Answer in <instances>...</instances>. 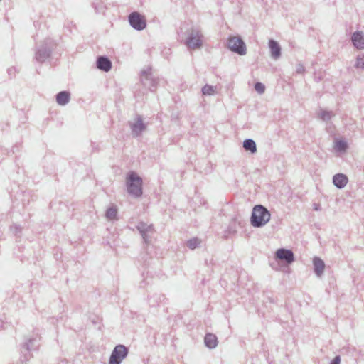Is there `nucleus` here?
Segmentation results:
<instances>
[{"instance_id":"1","label":"nucleus","mask_w":364,"mask_h":364,"mask_svg":"<svg viewBox=\"0 0 364 364\" xmlns=\"http://www.w3.org/2000/svg\"><path fill=\"white\" fill-rule=\"evenodd\" d=\"M270 219V213L262 205H256L253 208L251 223L254 227L264 225Z\"/></svg>"},{"instance_id":"2","label":"nucleus","mask_w":364,"mask_h":364,"mask_svg":"<svg viewBox=\"0 0 364 364\" xmlns=\"http://www.w3.org/2000/svg\"><path fill=\"white\" fill-rule=\"evenodd\" d=\"M126 183L128 192L130 194L136 197L142 194V181L135 173L132 172L128 174Z\"/></svg>"},{"instance_id":"3","label":"nucleus","mask_w":364,"mask_h":364,"mask_svg":"<svg viewBox=\"0 0 364 364\" xmlns=\"http://www.w3.org/2000/svg\"><path fill=\"white\" fill-rule=\"evenodd\" d=\"M127 348L124 346H117L110 356L109 364H120L122 360L127 356Z\"/></svg>"},{"instance_id":"4","label":"nucleus","mask_w":364,"mask_h":364,"mask_svg":"<svg viewBox=\"0 0 364 364\" xmlns=\"http://www.w3.org/2000/svg\"><path fill=\"white\" fill-rule=\"evenodd\" d=\"M186 45L190 49L199 48L202 46V35L196 31H193L186 41Z\"/></svg>"},{"instance_id":"5","label":"nucleus","mask_w":364,"mask_h":364,"mask_svg":"<svg viewBox=\"0 0 364 364\" xmlns=\"http://www.w3.org/2000/svg\"><path fill=\"white\" fill-rule=\"evenodd\" d=\"M229 48L237 53L240 55H244L246 53V47L242 40L237 37H232L228 40Z\"/></svg>"},{"instance_id":"6","label":"nucleus","mask_w":364,"mask_h":364,"mask_svg":"<svg viewBox=\"0 0 364 364\" xmlns=\"http://www.w3.org/2000/svg\"><path fill=\"white\" fill-rule=\"evenodd\" d=\"M129 21L131 26L137 30H142L146 26L144 16L137 12H133L129 15Z\"/></svg>"},{"instance_id":"7","label":"nucleus","mask_w":364,"mask_h":364,"mask_svg":"<svg viewBox=\"0 0 364 364\" xmlns=\"http://www.w3.org/2000/svg\"><path fill=\"white\" fill-rule=\"evenodd\" d=\"M276 257L285 261L287 263L290 264L294 261V254L291 250L286 249H279L276 252Z\"/></svg>"},{"instance_id":"8","label":"nucleus","mask_w":364,"mask_h":364,"mask_svg":"<svg viewBox=\"0 0 364 364\" xmlns=\"http://www.w3.org/2000/svg\"><path fill=\"white\" fill-rule=\"evenodd\" d=\"M353 45L358 49L364 48V37L360 32H355L352 36Z\"/></svg>"},{"instance_id":"9","label":"nucleus","mask_w":364,"mask_h":364,"mask_svg":"<svg viewBox=\"0 0 364 364\" xmlns=\"http://www.w3.org/2000/svg\"><path fill=\"white\" fill-rule=\"evenodd\" d=\"M348 183V178L346 176L342 173L336 174L333 177L334 185L339 188H343Z\"/></svg>"},{"instance_id":"10","label":"nucleus","mask_w":364,"mask_h":364,"mask_svg":"<svg viewBox=\"0 0 364 364\" xmlns=\"http://www.w3.org/2000/svg\"><path fill=\"white\" fill-rule=\"evenodd\" d=\"M112 63L110 60L105 57H100L97 60V68L104 71H109L111 69Z\"/></svg>"},{"instance_id":"11","label":"nucleus","mask_w":364,"mask_h":364,"mask_svg":"<svg viewBox=\"0 0 364 364\" xmlns=\"http://www.w3.org/2000/svg\"><path fill=\"white\" fill-rule=\"evenodd\" d=\"M269 46L271 50L272 56L275 59L278 58L280 55L281 50L278 43L273 40H270L269 42Z\"/></svg>"},{"instance_id":"12","label":"nucleus","mask_w":364,"mask_h":364,"mask_svg":"<svg viewBox=\"0 0 364 364\" xmlns=\"http://www.w3.org/2000/svg\"><path fill=\"white\" fill-rule=\"evenodd\" d=\"M70 93L66 91L59 92L56 96V101L60 105H65L70 100Z\"/></svg>"},{"instance_id":"13","label":"nucleus","mask_w":364,"mask_h":364,"mask_svg":"<svg viewBox=\"0 0 364 364\" xmlns=\"http://www.w3.org/2000/svg\"><path fill=\"white\" fill-rule=\"evenodd\" d=\"M314 266L315 272L318 276H320L323 272L324 270V262L320 258L316 257L314 259Z\"/></svg>"},{"instance_id":"14","label":"nucleus","mask_w":364,"mask_h":364,"mask_svg":"<svg viewBox=\"0 0 364 364\" xmlns=\"http://www.w3.org/2000/svg\"><path fill=\"white\" fill-rule=\"evenodd\" d=\"M205 343L208 348H215L218 344L216 336L212 333H208L205 337Z\"/></svg>"},{"instance_id":"15","label":"nucleus","mask_w":364,"mask_h":364,"mask_svg":"<svg viewBox=\"0 0 364 364\" xmlns=\"http://www.w3.org/2000/svg\"><path fill=\"white\" fill-rule=\"evenodd\" d=\"M144 125L142 123V121L140 118H138L136 120V122L133 124L132 126V132L135 135H138L139 134H140L144 129Z\"/></svg>"},{"instance_id":"16","label":"nucleus","mask_w":364,"mask_h":364,"mask_svg":"<svg viewBox=\"0 0 364 364\" xmlns=\"http://www.w3.org/2000/svg\"><path fill=\"white\" fill-rule=\"evenodd\" d=\"M243 147L247 151H250L252 153H255L257 151L256 144L252 139H246L243 143Z\"/></svg>"},{"instance_id":"17","label":"nucleus","mask_w":364,"mask_h":364,"mask_svg":"<svg viewBox=\"0 0 364 364\" xmlns=\"http://www.w3.org/2000/svg\"><path fill=\"white\" fill-rule=\"evenodd\" d=\"M347 148V144L342 140H336L334 144V149L337 151H343Z\"/></svg>"},{"instance_id":"18","label":"nucleus","mask_w":364,"mask_h":364,"mask_svg":"<svg viewBox=\"0 0 364 364\" xmlns=\"http://www.w3.org/2000/svg\"><path fill=\"white\" fill-rule=\"evenodd\" d=\"M202 92H203V95H211L215 94V89L213 86H210V85H205L202 88Z\"/></svg>"},{"instance_id":"19","label":"nucleus","mask_w":364,"mask_h":364,"mask_svg":"<svg viewBox=\"0 0 364 364\" xmlns=\"http://www.w3.org/2000/svg\"><path fill=\"white\" fill-rule=\"evenodd\" d=\"M117 210L116 208H109L106 213V216L109 219H114L117 216Z\"/></svg>"},{"instance_id":"20","label":"nucleus","mask_w":364,"mask_h":364,"mask_svg":"<svg viewBox=\"0 0 364 364\" xmlns=\"http://www.w3.org/2000/svg\"><path fill=\"white\" fill-rule=\"evenodd\" d=\"M199 243H200V241L198 239L193 238V239L190 240L188 242L187 245L189 248L193 250V249H195Z\"/></svg>"},{"instance_id":"21","label":"nucleus","mask_w":364,"mask_h":364,"mask_svg":"<svg viewBox=\"0 0 364 364\" xmlns=\"http://www.w3.org/2000/svg\"><path fill=\"white\" fill-rule=\"evenodd\" d=\"M255 89L258 93L261 94L264 92L265 87L261 82H257L255 85Z\"/></svg>"},{"instance_id":"22","label":"nucleus","mask_w":364,"mask_h":364,"mask_svg":"<svg viewBox=\"0 0 364 364\" xmlns=\"http://www.w3.org/2000/svg\"><path fill=\"white\" fill-rule=\"evenodd\" d=\"M356 67L364 68V55L358 57L356 61Z\"/></svg>"},{"instance_id":"23","label":"nucleus","mask_w":364,"mask_h":364,"mask_svg":"<svg viewBox=\"0 0 364 364\" xmlns=\"http://www.w3.org/2000/svg\"><path fill=\"white\" fill-rule=\"evenodd\" d=\"M341 358L340 356H336L333 358L331 364H340Z\"/></svg>"},{"instance_id":"24","label":"nucleus","mask_w":364,"mask_h":364,"mask_svg":"<svg viewBox=\"0 0 364 364\" xmlns=\"http://www.w3.org/2000/svg\"><path fill=\"white\" fill-rule=\"evenodd\" d=\"M331 117L330 114L327 112H323L321 115V118L325 120L329 119Z\"/></svg>"}]
</instances>
